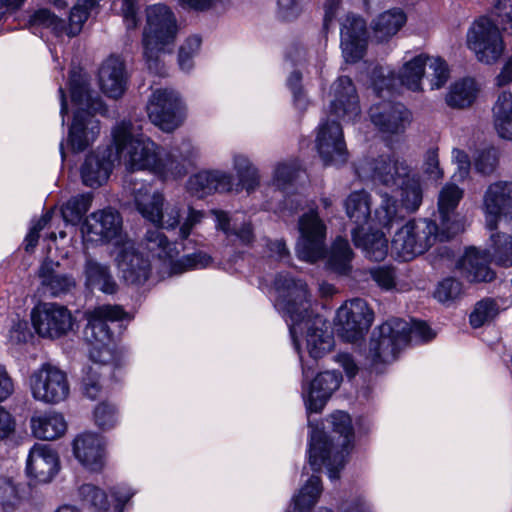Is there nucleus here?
<instances>
[{
  "instance_id": "1",
  "label": "nucleus",
  "mask_w": 512,
  "mask_h": 512,
  "mask_svg": "<svg viewBox=\"0 0 512 512\" xmlns=\"http://www.w3.org/2000/svg\"><path fill=\"white\" fill-rule=\"evenodd\" d=\"M274 285L275 307L290 318V332L302 365L303 379H308L317 361L334 348L333 333L322 316L313 314L304 281L280 274Z\"/></svg>"
},
{
  "instance_id": "2",
  "label": "nucleus",
  "mask_w": 512,
  "mask_h": 512,
  "mask_svg": "<svg viewBox=\"0 0 512 512\" xmlns=\"http://www.w3.org/2000/svg\"><path fill=\"white\" fill-rule=\"evenodd\" d=\"M127 313L118 305H100L86 313L84 337L88 342L92 364L83 370L80 390L83 396L95 400L107 391L105 375L119 365L122 353L118 349L109 323L120 321Z\"/></svg>"
},
{
  "instance_id": "3",
  "label": "nucleus",
  "mask_w": 512,
  "mask_h": 512,
  "mask_svg": "<svg viewBox=\"0 0 512 512\" xmlns=\"http://www.w3.org/2000/svg\"><path fill=\"white\" fill-rule=\"evenodd\" d=\"M139 125L130 119L117 122L111 130L114 159H118L127 171H149L164 180V176L180 175L181 166L164 164L161 148L144 135Z\"/></svg>"
},
{
  "instance_id": "4",
  "label": "nucleus",
  "mask_w": 512,
  "mask_h": 512,
  "mask_svg": "<svg viewBox=\"0 0 512 512\" xmlns=\"http://www.w3.org/2000/svg\"><path fill=\"white\" fill-rule=\"evenodd\" d=\"M328 422L331 425L329 434L317 427L314 428L309 421L312 430L308 460L313 470L318 471L325 467L329 479L336 481L339 479L340 471L345 465L354 433L351 417L346 412L336 411L331 414Z\"/></svg>"
},
{
  "instance_id": "5",
  "label": "nucleus",
  "mask_w": 512,
  "mask_h": 512,
  "mask_svg": "<svg viewBox=\"0 0 512 512\" xmlns=\"http://www.w3.org/2000/svg\"><path fill=\"white\" fill-rule=\"evenodd\" d=\"M70 92L77 109L69 129L68 142L73 151L80 152L90 146L100 132L99 121L91 113H103L105 106L101 98L90 91L87 79L80 72L71 73Z\"/></svg>"
},
{
  "instance_id": "6",
  "label": "nucleus",
  "mask_w": 512,
  "mask_h": 512,
  "mask_svg": "<svg viewBox=\"0 0 512 512\" xmlns=\"http://www.w3.org/2000/svg\"><path fill=\"white\" fill-rule=\"evenodd\" d=\"M433 331L421 321L390 319L378 327L369 343L368 358L371 365L390 364L409 341H428L434 337Z\"/></svg>"
},
{
  "instance_id": "7",
  "label": "nucleus",
  "mask_w": 512,
  "mask_h": 512,
  "mask_svg": "<svg viewBox=\"0 0 512 512\" xmlns=\"http://www.w3.org/2000/svg\"><path fill=\"white\" fill-rule=\"evenodd\" d=\"M146 27L143 33L144 58L148 69L155 74L165 73L163 56L171 53V45L177 34V22L166 5L156 4L146 11Z\"/></svg>"
},
{
  "instance_id": "8",
  "label": "nucleus",
  "mask_w": 512,
  "mask_h": 512,
  "mask_svg": "<svg viewBox=\"0 0 512 512\" xmlns=\"http://www.w3.org/2000/svg\"><path fill=\"white\" fill-rule=\"evenodd\" d=\"M125 188L133 198L136 211L146 221L155 225V229L175 230L181 217V204L167 202L160 190L153 189L148 182L129 177Z\"/></svg>"
},
{
  "instance_id": "9",
  "label": "nucleus",
  "mask_w": 512,
  "mask_h": 512,
  "mask_svg": "<svg viewBox=\"0 0 512 512\" xmlns=\"http://www.w3.org/2000/svg\"><path fill=\"white\" fill-rule=\"evenodd\" d=\"M142 243L152 257L160 262V277L206 268L212 263L211 256L205 252H196L178 259L176 243L171 242L161 230L148 229Z\"/></svg>"
},
{
  "instance_id": "10",
  "label": "nucleus",
  "mask_w": 512,
  "mask_h": 512,
  "mask_svg": "<svg viewBox=\"0 0 512 512\" xmlns=\"http://www.w3.org/2000/svg\"><path fill=\"white\" fill-rule=\"evenodd\" d=\"M437 230V225L427 219L409 221L394 234L391 249L399 258L409 261L425 253L440 238Z\"/></svg>"
},
{
  "instance_id": "11",
  "label": "nucleus",
  "mask_w": 512,
  "mask_h": 512,
  "mask_svg": "<svg viewBox=\"0 0 512 512\" xmlns=\"http://www.w3.org/2000/svg\"><path fill=\"white\" fill-rule=\"evenodd\" d=\"M466 45L477 61L487 65L496 63L505 50L500 29L487 16L478 18L469 27L466 34Z\"/></svg>"
},
{
  "instance_id": "12",
  "label": "nucleus",
  "mask_w": 512,
  "mask_h": 512,
  "mask_svg": "<svg viewBox=\"0 0 512 512\" xmlns=\"http://www.w3.org/2000/svg\"><path fill=\"white\" fill-rule=\"evenodd\" d=\"M146 109L150 121L165 132L176 130L186 118L185 104L180 94L171 88L153 91Z\"/></svg>"
},
{
  "instance_id": "13",
  "label": "nucleus",
  "mask_w": 512,
  "mask_h": 512,
  "mask_svg": "<svg viewBox=\"0 0 512 512\" xmlns=\"http://www.w3.org/2000/svg\"><path fill=\"white\" fill-rule=\"evenodd\" d=\"M355 170L362 179L394 188L401 179L409 175L410 167L405 160L395 154H381L376 157L360 159Z\"/></svg>"
},
{
  "instance_id": "14",
  "label": "nucleus",
  "mask_w": 512,
  "mask_h": 512,
  "mask_svg": "<svg viewBox=\"0 0 512 512\" xmlns=\"http://www.w3.org/2000/svg\"><path fill=\"white\" fill-rule=\"evenodd\" d=\"M296 253L300 260L315 263L325 254L327 227L316 209L310 208L298 220Z\"/></svg>"
},
{
  "instance_id": "15",
  "label": "nucleus",
  "mask_w": 512,
  "mask_h": 512,
  "mask_svg": "<svg viewBox=\"0 0 512 512\" xmlns=\"http://www.w3.org/2000/svg\"><path fill=\"white\" fill-rule=\"evenodd\" d=\"M81 232L87 240L112 243L115 249L130 239L123 231L122 216L111 207L89 214L82 224Z\"/></svg>"
},
{
  "instance_id": "16",
  "label": "nucleus",
  "mask_w": 512,
  "mask_h": 512,
  "mask_svg": "<svg viewBox=\"0 0 512 512\" xmlns=\"http://www.w3.org/2000/svg\"><path fill=\"white\" fill-rule=\"evenodd\" d=\"M374 320V312L367 302L360 298L347 300L335 317V326L341 338L354 342L362 338Z\"/></svg>"
},
{
  "instance_id": "17",
  "label": "nucleus",
  "mask_w": 512,
  "mask_h": 512,
  "mask_svg": "<svg viewBox=\"0 0 512 512\" xmlns=\"http://www.w3.org/2000/svg\"><path fill=\"white\" fill-rule=\"evenodd\" d=\"M31 321L39 336L57 339L73 330L75 319L71 311L58 303H40L31 311Z\"/></svg>"
},
{
  "instance_id": "18",
  "label": "nucleus",
  "mask_w": 512,
  "mask_h": 512,
  "mask_svg": "<svg viewBox=\"0 0 512 512\" xmlns=\"http://www.w3.org/2000/svg\"><path fill=\"white\" fill-rule=\"evenodd\" d=\"M29 386L35 400L51 404L65 400L70 391L67 374L50 364L42 365L31 374Z\"/></svg>"
},
{
  "instance_id": "19",
  "label": "nucleus",
  "mask_w": 512,
  "mask_h": 512,
  "mask_svg": "<svg viewBox=\"0 0 512 512\" xmlns=\"http://www.w3.org/2000/svg\"><path fill=\"white\" fill-rule=\"evenodd\" d=\"M327 102L331 117L346 123H355L361 117L359 95L353 81L348 76H340L331 84Z\"/></svg>"
},
{
  "instance_id": "20",
  "label": "nucleus",
  "mask_w": 512,
  "mask_h": 512,
  "mask_svg": "<svg viewBox=\"0 0 512 512\" xmlns=\"http://www.w3.org/2000/svg\"><path fill=\"white\" fill-rule=\"evenodd\" d=\"M482 211L485 226L495 232L501 221L512 218V182L496 181L491 183L483 194Z\"/></svg>"
},
{
  "instance_id": "21",
  "label": "nucleus",
  "mask_w": 512,
  "mask_h": 512,
  "mask_svg": "<svg viewBox=\"0 0 512 512\" xmlns=\"http://www.w3.org/2000/svg\"><path fill=\"white\" fill-rule=\"evenodd\" d=\"M113 255L119 274L126 284L141 286L150 278L152 264L138 251L131 238L114 249Z\"/></svg>"
},
{
  "instance_id": "22",
  "label": "nucleus",
  "mask_w": 512,
  "mask_h": 512,
  "mask_svg": "<svg viewBox=\"0 0 512 512\" xmlns=\"http://www.w3.org/2000/svg\"><path fill=\"white\" fill-rule=\"evenodd\" d=\"M316 148L326 166H341L348 160V151L341 125L323 120L318 127Z\"/></svg>"
},
{
  "instance_id": "23",
  "label": "nucleus",
  "mask_w": 512,
  "mask_h": 512,
  "mask_svg": "<svg viewBox=\"0 0 512 512\" xmlns=\"http://www.w3.org/2000/svg\"><path fill=\"white\" fill-rule=\"evenodd\" d=\"M72 452L79 464L91 472H99L106 465L107 443L98 433L78 434L72 442Z\"/></svg>"
},
{
  "instance_id": "24",
  "label": "nucleus",
  "mask_w": 512,
  "mask_h": 512,
  "mask_svg": "<svg viewBox=\"0 0 512 512\" xmlns=\"http://www.w3.org/2000/svg\"><path fill=\"white\" fill-rule=\"evenodd\" d=\"M373 125L385 134H400L411 123V112L401 103L383 100L374 103L369 110Z\"/></svg>"
},
{
  "instance_id": "25",
  "label": "nucleus",
  "mask_w": 512,
  "mask_h": 512,
  "mask_svg": "<svg viewBox=\"0 0 512 512\" xmlns=\"http://www.w3.org/2000/svg\"><path fill=\"white\" fill-rule=\"evenodd\" d=\"M462 197L463 190L452 183H447L439 193L438 211L441 240H448L464 229L463 220L455 213Z\"/></svg>"
},
{
  "instance_id": "26",
  "label": "nucleus",
  "mask_w": 512,
  "mask_h": 512,
  "mask_svg": "<svg viewBox=\"0 0 512 512\" xmlns=\"http://www.w3.org/2000/svg\"><path fill=\"white\" fill-rule=\"evenodd\" d=\"M308 379H304L306 383ZM342 376L335 371L318 374L308 384H303L302 396L308 414L319 413L331 395L339 388Z\"/></svg>"
},
{
  "instance_id": "27",
  "label": "nucleus",
  "mask_w": 512,
  "mask_h": 512,
  "mask_svg": "<svg viewBox=\"0 0 512 512\" xmlns=\"http://www.w3.org/2000/svg\"><path fill=\"white\" fill-rule=\"evenodd\" d=\"M60 470L57 452L46 444H34L26 461V475L36 483L51 482Z\"/></svg>"
},
{
  "instance_id": "28",
  "label": "nucleus",
  "mask_w": 512,
  "mask_h": 512,
  "mask_svg": "<svg viewBox=\"0 0 512 512\" xmlns=\"http://www.w3.org/2000/svg\"><path fill=\"white\" fill-rule=\"evenodd\" d=\"M341 49L346 62H357L366 51L367 33L365 21L356 15L348 14L341 24Z\"/></svg>"
},
{
  "instance_id": "29",
  "label": "nucleus",
  "mask_w": 512,
  "mask_h": 512,
  "mask_svg": "<svg viewBox=\"0 0 512 512\" xmlns=\"http://www.w3.org/2000/svg\"><path fill=\"white\" fill-rule=\"evenodd\" d=\"M494 260L489 252V243L485 250L469 247L457 261L456 267L462 277L469 282H490L495 278V272L489 263Z\"/></svg>"
},
{
  "instance_id": "30",
  "label": "nucleus",
  "mask_w": 512,
  "mask_h": 512,
  "mask_svg": "<svg viewBox=\"0 0 512 512\" xmlns=\"http://www.w3.org/2000/svg\"><path fill=\"white\" fill-rule=\"evenodd\" d=\"M115 159L112 151L97 149L86 156L80 174L85 186L97 188L108 180Z\"/></svg>"
},
{
  "instance_id": "31",
  "label": "nucleus",
  "mask_w": 512,
  "mask_h": 512,
  "mask_svg": "<svg viewBox=\"0 0 512 512\" xmlns=\"http://www.w3.org/2000/svg\"><path fill=\"white\" fill-rule=\"evenodd\" d=\"M211 214L214 216L216 230L221 231L227 240L241 245H250L255 240L254 229L249 220H241L239 216H231L220 209L211 210Z\"/></svg>"
},
{
  "instance_id": "32",
  "label": "nucleus",
  "mask_w": 512,
  "mask_h": 512,
  "mask_svg": "<svg viewBox=\"0 0 512 512\" xmlns=\"http://www.w3.org/2000/svg\"><path fill=\"white\" fill-rule=\"evenodd\" d=\"M127 73L123 61L119 57L111 56L101 65L98 81L102 92L110 98L121 97L127 87Z\"/></svg>"
},
{
  "instance_id": "33",
  "label": "nucleus",
  "mask_w": 512,
  "mask_h": 512,
  "mask_svg": "<svg viewBox=\"0 0 512 512\" xmlns=\"http://www.w3.org/2000/svg\"><path fill=\"white\" fill-rule=\"evenodd\" d=\"M59 263L46 259L41 264L38 277L42 288L53 297L72 292L77 285L73 275L58 271Z\"/></svg>"
},
{
  "instance_id": "34",
  "label": "nucleus",
  "mask_w": 512,
  "mask_h": 512,
  "mask_svg": "<svg viewBox=\"0 0 512 512\" xmlns=\"http://www.w3.org/2000/svg\"><path fill=\"white\" fill-rule=\"evenodd\" d=\"M426 64L427 55L420 54L406 62L397 75L389 73L387 77L390 81L389 87L391 92L398 91L401 87L413 92L421 91Z\"/></svg>"
},
{
  "instance_id": "35",
  "label": "nucleus",
  "mask_w": 512,
  "mask_h": 512,
  "mask_svg": "<svg viewBox=\"0 0 512 512\" xmlns=\"http://www.w3.org/2000/svg\"><path fill=\"white\" fill-rule=\"evenodd\" d=\"M84 285L88 289H98L106 294H113L117 290V283L111 273L110 267L93 258H87L83 266Z\"/></svg>"
},
{
  "instance_id": "36",
  "label": "nucleus",
  "mask_w": 512,
  "mask_h": 512,
  "mask_svg": "<svg viewBox=\"0 0 512 512\" xmlns=\"http://www.w3.org/2000/svg\"><path fill=\"white\" fill-rule=\"evenodd\" d=\"M481 91V85L472 77L454 81L445 96L447 105L454 109H465L474 104Z\"/></svg>"
},
{
  "instance_id": "37",
  "label": "nucleus",
  "mask_w": 512,
  "mask_h": 512,
  "mask_svg": "<svg viewBox=\"0 0 512 512\" xmlns=\"http://www.w3.org/2000/svg\"><path fill=\"white\" fill-rule=\"evenodd\" d=\"M230 163L240 185L248 194L255 192L260 187V170L253 163L249 155L238 151L233 152L230 157Z\"/></svg>"
},
{
  "instance_id": "38",
  "label": "nucleus",
  "mask_w": 512,
  "mask_h": 512,
  "mask_svg": "<svg viewBox=\"0 0 512 512\" xmlns=\"http://www.w3.org/2000/svg\"><path fill=\"white\" fill-rule=\"evenodd\" d=\"M31 429L36 438L51 441L65 434L67 423L62 414L48 412L33 416Z\"/></svg>"
},
{
  "instance_id": "39",
  "label": "nucleus",
  "mask_w": 512,
  "mask_h": 512,
  "mask_svg": "<svg viewBox=\"0 0 512 512\" xmlns=\"http://www.w3.org/2000/svg\"><path fill=\"white\" fill-rule=\"evenodd\" d=\"M405 13L399 9H390L379 14L371 23L373 38L385 42L395 36L406 23Z\"/></svg>"
},
{
  "instance_id": "40",
  "label": "nucleus",
  "mask_w": 512,
  "mask_h": 512,
  "mask_svg": "<svg viewBox=\"0 0 512 512\" xmlns=\"http://www.w3.org/2000/svg\"><path fill=\"white\" fill-rule=\"evenodd\" d=\"M323 492L321 479L312 475L291 500V512H312Z\"/></svg>"
},
{
  "instance_id": "41",
  "label": "nucleus",
  "mask_w": 512,
  "mask_h": 512,
  "mask_svg": "<svg viewBox=\"0 0 512 512\" xmlns=\"http://www.w3.org/2000/svg\"><path fill=\"white\" fill-rule=\"evenodd\" d=\"M323 492L321 479L312 475L291 500V512H312Z\"/></svg>"
},
{
  "instance_id": "42",
  "label": "nucleus",
  "mask_w": 512,
  "mask_h": 512,
  "mask_svg": "<svg viewBox=\"0 0 512 512\" xmlns=\"http://www.w3.org/2000/svg\"><path fill=\"white\" fill-rule=\"evenodd\" d=\"M200 157V149L190 140H183L164 154V164L175 163L181 166L183 172L180 175L164 176V180H176L183 177L187 172V167L193 165Z\"/></svg>"
},
{
  "instance_id": "43",
  "label": "nucleus",
  "mask_w": 512,
  "mask_h": 512,
  "mask_svg": "<svg viewBox=\"0 0 512 512\" xmlns=\"http://www.w3.org/2000/svg\"><path fill=\"white\" fill-rule=\"evenodd\" d=\"M362 228H356L353 233L354 244L361 248L367 257L375 261L383 260L388 252V242L383 232L374 231L362 235Z\"/></svg>"
},
{
  "instance_id": "44",
  "label": "nucleus",
  "mask_w": 512,
  "mask_h": 512,
  "mask_svg": "<svg viewBox=\"0 0 512 512\" xmlns=\"http://www.w3.org/2000/svg\"><path fill=\"white\" fill-rule=\"evenodd\" d=\"M394 193L400 205L408 212H415L421 205L423 199V190L416 175H411L400 180V183L394 186Z\"/></svg>"
},
{
  "instance_id": "45",
  "label": "nucleus",
  "mask_w": 512,
  "mask_h": 512,
  "mask_svg": "<svg viewBox=\"0 0 512 512\" xmlns=\"http://www.w3.org/2000/svg\"><path fill=\"white\" fill-rule=\"evenodd\" d=\"M506 223L511 233L508 235L498 229L490 233L489 252L495 264L509 268L512 267V218Z\"/></svg>"
},
{
  "instance_id": "46",
  "label": "nucleus",
  "mask_w": 512,
  "mask_h": 512,
  "mask_svg": "<svg viewBox=\"0 0 512 512\" xmlns=\"http://www.w3.org/2000/svg\"><path fill=\"white\" fill-rule=\"evenodd\" d=\"M494 126L498 135L512 140V94L503 91L493 106Z\"/></svg>"
},
{
  "instance_id": "47",
  "label": "nucleus",
  "mask_w": 512,
  "mask_h": 512,
  "mask_svg": "<svg viewBox=\"0 0 512 512\" xmlns=\"http://www.w3.org/2000/svg\"><path fill=\"white\" fill-rule=\"evenodd\" d=\"M371 202L369 194L366 191L352 192L345 201L347 216L358 225V228L367 223L370 217Z\"/></svg>"
},
{
  "instance_id": "48",
  "label": "nucleus",
  "mask_w": 512,
  "mask_h": 512,
  "mask_svg": "<svg viewBox=\"0 0 512 512\" xmlns=\"http://www.w3.org/2000/svg\"><path fill=\"white\" fill-rule=\"evenodd\" d=\"M24 499V487L13 477H0V509L11 512L17 509Z\"/></svg>"
},
{
  "instance_id": "49",
  "label": "nucleus",
  "mask_w": 512,
  "mask_h": 512,
  "mask_svg": "<svg viewBox=\"0 0 512 512\" xmlns=\"http://www.w3.org/2000/svg\"><path fill=\"white\" fill-rule=\"evenodd\" d=\"M92 193H83L70 198L61 208V214L66 223L78 224L91 207Z\"/></svg>"
},
{
  "instance_id": "50",
  "label": "nucleus",
  "mask_w": 512,
  "mask_h": 512,
  "mask_svg": "<svg viewBox=\"0 0 512 512\" xmlns=\"http://www.w3.org/2000/svg\"><path fill=\"white\" fill-rule=\"evenodd\" d=\"M351 258L352 250L348 241L342 238H337L331 247L328 257V265L330 269L339 274L347 273L350 269Z\"/></svg>"
},
{
  "instance_id": "51",
  "label": "nucleus",
  "mask_w": 512,
  "mask_h": 512,
  "mask_svg": "<svg viewBox=\"0 0 512 512\" xmlns=\"http://www.w3.org/2000/svg\"><path fill=\"white\" fill-rule=\"evenodd\" d=\"M80 500L94 509L95 512H107L110 503L107 494L100 487L87 483L79 487L78 490Z\"/></svg>"
},
{
  "instance_id": "52",
  "label": "nucleus",
  "mask_w": 512,
  "mask_h": 512,
  "mask_svg": "<svg viewBox=\"0 0 512 512\" xmlns=\"http://www.w3.org/2000/svg\"><path fill=\"white\" fill-rule=\"evenodd\" d=\"M299 171L295 161L277 162L272 171L271 184L281 192L292 185Z\"/></svg>"
},
{
  "instance_id": "53",
  "label": "nucleus",
  "mask_w": 512,
  "mask_h": 512,
  "mask_svg": "<svg viewBox=\"0 0 512 512\" xmlns=\"http://www.w3.org/2000/svg\"><path fill=\"white\" fill-rule=\"evenodd\" d=\"M31 28L43 27L50 29L56 35L64 34L66 23L47 8L36 10L29 19Z\"/></svg>"
},
{
  "instance_id": "54",
  "label": "nucleus",
  "mask_w": 512,
  "mask_h": 512,
  "mask_svg": "<svg viewBox=\"0 0 512 512\" xmlns=\"http://www.w3.org/2000/svg\"><path fill=\"white\" fill-rule=\"evenodd\" d=\"M93 421L102 431L113 429L119 421L117 407L109 401L98 403L93 410Z\"/></svg>"
},
{
  "instance_id": "55",
  "label": "nucleus",
  "mask_w": 512,
  "mask_h": 512,
  "mask_svg": "<svg viewBox=\"0 0 512 512\" xmlns=\"http://www.w3.org/2000/svg\"><path fill=\"white\" fill-rule=\"evenodd\" d=\"M500 312L498 302L491 298L479 301L470 315V324L479 328L492 321Z\"/></svg>"
},
{
  "instance_id": "56",
  "label": "nucleus",
  "mask_w": 512,
  "mask_h": 512,
  "mask_svg": "<svg viewBox=\"0 0 512 512\" xmlns=\"http://www.w3.org/2000/svg\"><path fill=\"white\" fill-rule=\"evenodd\" d=\"M201 43V38L197 35H193L188 37L180 46L178 64L182 71L189 72L193 68V59L199 53Z\"/></svg>"
},
{
  "instance_id": "57",
  "label": "nucleus",
  "mask_w": 512,
  "mask_h": 512,
  "mask_svg": "<svg viewBox=\"0 0 512 512\" xmlns=\"http://www.w3.org/2000/svg\"><path fill=\"white\" fill-rule=\"evenodd\" d=\"M400 211L394 197L384 193L381 195V203L375 211L376 221L384 226H390L396 219L400 218Z\"/></svg>"
},
{
  "instance_id": "58",
  "label": "nucleus",
  "mask_w": 512,
  "mask_h": 512,
  "mask_svg": "<svg viewBox=\"0 0 512 512\" xmlns=\"http://www.w3.org/2000/svg\"><path fill=\"white\" fill-rule=\"evenodd\" d=\"M204 218V211L188 206L184 213L183 207L181 206V217L179 218V225H177V228H179V238L181 240L187 239L191 235L193 229L201 224Z\"/></svg>"
},
{
  "instance_id": "59",
  "label": "nucleus",
  "mask_w": 512,
  "mask_h": 512,
  "mask_svg": "<svg viewBox=\"0 0 512 512\" xmlns=\"http://www.w3.org/2000/svg\"><path fill=\"white\" fill-rule=\"evenodd\" d=\"M426 67H428L427 78L430 81L431 89L441 88L449 78L446 62L439 57L427 56Z\"/></svg>"
},
{
  "instance_id": "60",
  "label": "nucleus",
  "mask_w": 512,
  "mask_h": 512,
  "mask_svg": "<svg viewBox=\"0 0 512 512\" xmlns=\"http://www.w3.org/2000/svg\"><path fill=\"white\" fill-rule=\"evenodd\" d=\"M212 188L209 170H201L191 175L186 183L187 191L197 198L212 195Z\"/></svg>"
},
{
  "instance_id": "61",
  "label": "nucleus",
  "mask_w": 512,
  "mask_h": 512,
  "mask_svg": "<svg viewBox=\"0 0 512 512\" xmlns=\"http://www.w3.org/2000/svg\"><path fill=\"white\" fill-rule=\"evenodd\" d=\"M91 9L87 5H83L82 2H78L70 11L69 23L66 24V30L64 34L73 37L78 35L84 23L87 21L90 15Z\"/></svg>"
},
{
  "instance_id": "62",
  "label": "nucleus",
  "mask_w": 512,
  "mask_h": 512,
  "mask_svg": "<svg viewBox=\"0 0 512 512\" xmlns=\"http://www.w3.org/2000/svg\"><path fill=\"white\" fill-rule=\"evenodd\" d=\"M498 165V152L494 148L481 150L474 158V168L482 175H491Z\"/></svg>"
},
{
  "instance_id": "63",
  "label": "nucleus",
  "mask_w": 512,
  "mask_h": 512,
  "mask_svg": "<svg viewBox=\"0 0 512 512\" xmlns=\"http://www.w3.org/2000/svg\"><path fill=\"white\" fill-rule=\"evenodd\" d=\"M462 293V284L455 278H446L441 281L435 292L434 297L442 303H448L457 299Z\"/></svg>"
},
{
  "instance_id": "64",
  "label": "nucleus",
  "mask_w": 512,
  "mask_h": 512,
  "mask_svg": "<svg viewBox=\"0 0 512 512\" xmlns=\"http://www.w3.org/2000/svg\"><path fill=\"white\" fill-rule=\"evenodd\" d=\"M110 493L114 500L113 511L124 512L125 505L136 495L137 489L129 484L121 483L112 487Z\"/></svg>"
}]
</instances>
